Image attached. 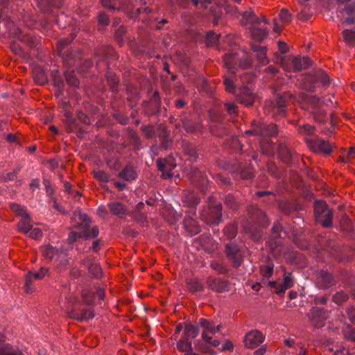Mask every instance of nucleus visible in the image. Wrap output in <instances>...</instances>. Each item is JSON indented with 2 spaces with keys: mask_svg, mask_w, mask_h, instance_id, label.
Instances as JSON below:
<instances>
[{
  "mask_svg": "<svg viewBox=\"0 0 355 355\" xmlns=\"http://www.w3.org/2000/svg\"><path fill=\"white\" fill-rule=\"evenodd\" d=\"M200 324L203 328L202 332V338L207 343L212 346H218L220 342L216 340H212L211 336L209 334L214 335L220 331L221 326L220 324H215L213 321L208 320L204 318L200 320Z\"/></svg>",
  "mask_w": 355,
  "mask_h": 355,
  "instance_id": "f257e3e1",
  "label": "nucleus"
},
{
  "mask_svg": "<svg viewBox=\"0 0 355 355\" xmlns=\"http://www.w3.org/2000/svg\"><path fill=\"white\" fill-rule=\"evenodd\" d=\"M314 210L317 220L324 227H329L332 225L333 212L324 202L322 201L315 202Z\"/></svg>",
  "mask_w": 355,
  "mask_h": 355,
  "instance_id": "f03ea898",
  "label": "nucleus"
},
{
  "mask_svg": "<svg viewBox=\"0 0 355 355\" xmlns=\"http://www.w3.org/2000/svg\"><path fill=\"white\" fill-rule=\"evenodd\" d=\"M311 61L307 57H284L282 60V66L285 71H290L289 64H291L295 71H300L306 69L310 65Z\"/></svg>",
  "mask_w": 355,
  "mask_h": 355,
  "instance_id": "7ed1b4c3",
  "label": "nucleus"
},
{
  "mask_svg": "<svg viewBox=\"0 0 355 355\" xmlns=\"http://www.w3.org/2000/svg\"><path fill=\"white\" fill-rule=\"evenodd\" d=\"M42 254L46 259L55 261L61 265H65L67 262V252L64 250H58L50 245H45L42 248Z\"/></svg>",
  "mask_w": 355,
  "mask_h": 355,
  "instance_id": "20e7f679",
  "label": "nucleus"
},
{
  "mask_svg": "<svg viewBox=\"0 0 355 355\" xmlns=\"http://www.w3.org/2000/svg\"><path fill=\"white\" fill-rule=\"evenodd\" d=\"M157 167L159 171L162 172V176L164 178H171L173 177H178V174L176 171H173L176 167V163L174 159L171 157L168 158L166 160L158 159Z\"/></svg>",
  "mask_w": 355,
  "mask_h": 355,
  "instance_id": "39448f33",
  "label": "nucleus"
},
{
  "mask_svg": "<svg viewBox=\"0 0 355 355\" xmlns=\"http://www.w3.org/2000/svg\"><path fill=\"white\" fill-rule=\"evenodd\" d=\"M264 340V336L258 330H252L246 334L243 339L247 348H255Z\"/></svg>",
  "mask_w": 355,
  "mask_h": 355,
  "instance_id": "423d86ee",
  "label": "nucleus"
},
{
  "mask_svg": "<svg viewBox=\"0 0 355 355\" xmlns=\"http://www.w3.org/2000/svg\"><path fill=\"white\" fill-rule=\"evenodd\" d=\"M12 209L13 211L16 212L17 214L24 216L19 223H18V228L20 232L28 234L31 229V225L28 218V214L26 212V210L24 207L19 206V205L13 204L11 205Z\"/></svg>",
  "mask_w": 355,
  "mask_h": 355,
  "instance_id": "0eeeda50",
  "label": "nucleus"
},
{
  "mask_svg": "<svg viewBox=\"0 0 355 355\" xmlns=\"http://www.w3.org/2000/svg\"><path fill=\"white\" fill-rule=\"evenodd\" d=\"M338 15L344 23L354 24L355 21V2L348 3L344 8L338 11Z\"/></svg>",
  "mask_w": 355,
  "mask_h": 355,
  "instance_id": "6e6552de",
  "label": "nucleus"
},
{
  "mask_svg": "<svg viewBox=\"0 0 355 355\" xmlns=\"http://www.w3.org/2000/svg\"><path fill=\"white\" fill-rule=\"evenodd\" d=\"M311 149L318 153L329 154L332 150V146L330 143L323 139H315L309 144Z\"/></svg>",
  "mask_w": 355,
  "mask_h": 355,
  "instance_id": "1a4fd4ad",
  "label": "nucleus"
},
{
  "mask_svg": "<svg viewBox=\"0 0 355 355\" xmlns=\"http://www.w3.org/2000/svg\"><path fill=\"white\" fill-rule=\"evenodd\" d=\"M202 217L207 221L217 224L221 220V205L217 203L211 208L210 211L207 214L205 211L202 214Z\"/></svg>",
  "mask_w": 355,
  "mask_h": 355,
  "instance_id": "9d476101",
  "label": "nucleus"
},
{
  "mask_svg": "<svg viewBox=\"0 0 355 355\" xmlns=\"http://www.w3.org/2000/svg\"><path fill=\"white\" fill-rule=\"evenodd\" d=\"M226 252L229 259L232 260L236 266H238L241 264L242 259L241 254L239 253L238 247L235 244H227Z\"/></svg>",
  "mask_w": 355,
  "mask_h": 355,
  "instance_id": "9b49d317",
  "label": "nucleus"
},
{
  "mask_svg": "<svg viewBox=\"0 0 355 355\" xmlns=\"http://www.w3.org/2000/svg\"><path fill=\"white\" fill-rule=\"evenodd\" d=\"M306 80L310 83L320 82L322 85H327L329 83L327 74L322 70H317L311 73Z\"/></svg>",
  "mask_w": 355,
  "mask_h": 355,
  "instance_id": "f8f14e48",
  "label": "nucleus"
},
{
  "mask_svg": "<svg viewBox=\"0 0 355 355\" xmlns=\"http://www.w3.org/2000/svg\"><path fill=\"white\" fill-rule=\"evenodd\" d=\"M239 99L245 106L252 105L254 101L253 94L246 87L241 89L239 94Z\"/></svg>",
  "mask_w": 355,
  "mask_h": 355,
  "instance_id": "ddd939ff",
  "label": "nucleus"
},
{
  "mask_svg": "<svg viewBox=\"0 0 355 355\" xmlns=\"http://www.w3.org/2000/svg\"><path fill=\"white\" fill-rule=\"evenodd\" d=\"M119 178L127 181H131L137 178V173L131 166L125 167L119 174Z\"/></svg>",
  "mask_w": 355,
  "mask_h": 355,
  "instance_id": "4468645a",
  "label": "nucleus"
},
{
  "mask_svg": "<svg viewBox=\"0 0 355 355\" xmlns=\"http://www.w3.org/2000/svg\"><path fill=\"white\" fill-rule=\"evenodd\" d=\"M253 51L256 53L257 60L262 65H266L268 62L266 57V49L265 47L254 46L252 47Z\"/></svg>",
  "mask_w": 355,
  "mask_h": 355,
  "instance_id": "2eb2a0df",
  "label": "nucleus"
},
{
  "mask_svg": "<svg viewBox=\"0 0 355 355\" xmlns=\"http://www.w3.org/2000/svg\"><path fill=\"white\" fill-rule=\"evenodd\" d=\"M73 220L77 226H83L85 227L87 226L89 222L87 216L80 211H76L74 212Z\"/></svg>",
  "mask_w": 355,
  "mask_h": 355,
  "instance_id": "dca6fc26",
  "label": "nucleus"
},
{
  "mask_svg": "<svg viewBox=\"0 0 355 355\" xmlns=\"http://www.w3.org/2000/svg\"><path fill=\"white\" fill-rule=\"evenodd\" d=\"M259 127L260 131L257 132V133L260 134V135L273 137L277 134V126L274 124L268 125L262 124Z\"/></svg>",
  "mask_w": 355,
  "mask_h": 355,
  "instance_id": "f3484780",
  "label": "nucleus"
},
{
  "mask_svg": "<svg viewBox=\"0 0 355 355\" xmlns=\"http://www.w3.org/2000/svg\"><path fill=\"white\" fill-rule=\"evenodd\" d=\"M110 211L112 214L122 216L125 213V206L119 202H113L108 205Z\"/></svg>",
  "mask_w": 355,
  "mask_h": 355,
  "instance_id": "a211bd4d",
  "label": "nucleus"
},
{
  "mask_svg": "<svg viewBox=\"0 0 355 355\" xmlns=\"http://www.w3.org/2000/svg\"><path fill=\"white\" fill-rule=\"evenodd\" d=\"M250 34L254 40L261 42L267 36L268 32L263 28L253 27L250 30Z\"/></svg>",
  "mask_w": 355,
  "mask_h": 355,
  "instance_id": "6ab92c4d",
  "label": "nucleus"
},
{
  "mask_svg": "<svg viewBox=\"0 0 355 355\" xmlns=\"http://www.w3.org/2000/svg\"><path fill=\"white\" fill-rule=\"evenodd\" d=\"M242 21L245 24H257L259 23L260 19L252 12L246 11L243 13Z\"/></svg>",
  "mask_w": 355,
  "mask_h": 355,
  "instance_id": "aec40b11",
  "label": "nucleus"
},
{
  "mask_svg": "<svg viewBox=\"0 0 355 355\" xmlns=\"http://www.w3.org/2000/svg\"><path fill=\"white\" fill-rule=\"evenodd\" d=\"M344 42L350 46L355 45V31L345 29L343 31Z\"/></svg>",
  "mask_w": 355,
  "mask_h": 355,
  "instance_id": "412c9836",
  "label": "nucleus"
},
{
  "mask_svg": "<svg viewBox=\"0 0 355 355\" xmlns=\"http://www.w3.org/2000/svg\"><path fill=\"white\" fill-rule=\"evenodd\" d=\"M199 333L196 324H189L185 326L184 335L190 338H195Z\"/></svg>",
  "mask_w": 355,
  "mask_h": 355,
  "instance_id": "4be33fe9",
  "label": "nucleus"
},
{
  "mask_svg": "<svg viewBox=\"0 0 355 355\" xmlns=\"http://www.w3.org/2000/svg\"><path fill=\"white\" fill-rule=\"evenodd\" d=\"M223 62L225 67L232 72V69L234 68V66L237 63L236 54L231 53L225 55L223 58ZM234 71H232V73Z\"/></svg>",
  "mask_w": 355,
  "mask_h": 355,
  "instance_id": "5701e85b",
  "label": "nucleus"
},
{
  "mask_svg": "<svg viewBox=\"0 0 355 355\" xmlns=\"http://www.w3.org/2000/svg\"><path fill=\"white\" fill-rule=\"evenodd\" d=\"M294 284V281L290 275H286L284 277L282 283H280L281 288H279L278 291L284 293L286 290L291 288Z\"/></svg>",
  "mask_w": 355,
  "mask_h": 355,
  "instance_id": "b1692460",
  "label": "nucleus"
},
{
  "mask_svg": "<svg viewBox=\"0 0 355 355\" xmlns=\"http://www.w3.org/2000/svg\"><path fill=\"white\" fill-rule=\"evenodd\" d=\"M177 348L182 352H191L192 351L191 343L187 339H180L177 342Z\"/></svg>",
  "mask_w": 355,
  "mask_h": 355,
  "instance_id": "393cba45",
  "label": "nucleus"
},
{
  "mask_svg": "<svg viewBox=\"0 0 355 355\" xmlns=\"http://www.w3.org/2000/svg\"><path fill=\"white\" fill-rule=\"evenodd\" d=\"M273 264L270 263L262 265L260 268V271L263 277H270L273 273Z\"/></svg>",
  "mask_w": 355,
  "mask_h": 355,
  "instance_id": "a878e982",
  "label": "nucleus"
},
{
  "mask_svg": "<svg viewBox=\"0 0 355 355\" xmlns=\"http://www.w3.org/2000/svg\"><path fill=\"white\" fill-rule=\"evenodd\" d=\"M208 283L211 289L217 292L222 291L225 286V282L219 279H210Z\"/></svg>",
  "mask_w": 355,
  "mask_h": 355,
  "instance_id": "bb28decb",
  "label": "nucleus"
},
{
  "mask_svg": "<svg viewBox=\"0 0 355 355\" xmlns=\"http://www.w3.org/2000/svg\"><path fill=\"white\" fill-rule=\"evenodd\" d=\"M355 160V146L350 147L346 157H342L340 161L343 163L354 164Z\"/></svg>",
  "mask_w": 355,
  "mask_h": 355,
  "instance_id": "cd10ccee",
  "label": "nucleus"
},
{
  "mask_svg": "<svg viewBox=\"0 0 355 355\" xmlns=\"http://www.w3.org/2000/svg\"><path fill=\"white\" fill-rule=\"evenodd\" d=\"M187 284L189 289L193 292L199 291L202 289V284L198 279H191Z\"/></svg>",
  "mask_w": 355,
  "mask_h": 355,
  "instance_id": "c85d7f7f",
  "label": "nucleus"
},
{
  "mask_svg": "<svg viewBox=\"0 0 355 355\" xmlns=\"http://www.w3.org/2000/svg\"><path fill=\"white\" fill-rule=\"evenodd\" d=\"M94 177L102 183H106L110 180V176L103 171H94Z\"/></svg>",
  "mask_w": 355,
  "mask_h": 355,
  "instance_id": "c756f323",
  "label": "nucleus"
},
{
  "mask_svg": "<svg viewBox=\"0 0 355 355\" xmlns=\"http://www.w3.org/2000/svg\"><path fill=\"white\" fill-rule=\"evenodd\" d=\"M94 316V315L93 311L89 309L83 311L76 318L80 321H83V320H87L91 318H93Z\"/></svg>",
  "mask_w": 355,
  "mask_h": 355,
  "instance_id": "7c9ffc66",
  "label": "nucleus"
},
{
  "mask_svg": "<svg viewBox=\"0 0 355 355\" xmlns=\"http://www.w3.org/2000/svg\"><path fill=\"white\" fill-rule=\"evenodd\" d=\"M33 283V274L32 272H29L25 279V284H24V288L26 290V292L28 293L33 292V287L32 284Z\"/></svg>",
  "mask_w": 355,
  "mask_h": 355,
  "instance_id": "2f4dec72",
  "label": "nucleus"
},
{
  "mask_svg": "<svg viewBox=\"0 0 355 355\" xmlns=\"http://www.w3.org/2000/svg\"><path fill=\"white\" fill-rule=\"evenodd\" d=\"M89 271L95 278H99L101 276L102 272L98 263H92L89 266Z\"/></svg>",
  "mask_w": 355,
  "mask_h": 355,
  "instance_id": "473e14b6",
  "label": "nucleus"
},
{
  "mask_svg": "<svg viewBox=\"0 0 355 355\" xmlns=\"http://www.w3.org/2000/svg\"><path fill=\"white\" fill-rule=\"evenodd\" d=\"M298 132L301 135H311L314 132V128L309 124H304L299 127Z\"/></svg>",
  "mask_w": 355,
  "mask_h": 355,
  "instance_id": "72a5a7b5",
  "label": "nucleus"
},
{
  "mask_svg": "<svg viewBox=\"0 0 355 355\" xmlns=\"http://www.w3.org/2000/svg\"><path fill=\"white\" fill-rule=\"evenodd\" d=\"M65 78L69 85L72 87H76L79 85V81L77 78L72 73H65Z\"/></svg>",
  "mask_w": 355,
  "mask_h": 355,
  "instance_id": "f704fd0d",
  "label": "nucleus"
},
{
  "mask_svg": "<svg viewBox=\"0 0 355 355\" xmlns=\"http://www.w3.org/2000/svg\"><path fill=\"white\" fill-rule=\"evenodd\" d=\"M279 19L283 22H289L291 19V15L286 8H282L279 14Z\"/></svg>",
  "mask_w": 355,
  "mask_h": 355,
  "instance_id": "c9c22d12",
  "label": "nucleus"
},
{
  "mask_svg": "<svg viewBox=\"0 0 355 355\" xmlns=\"http://www.w3.org/2000/svg\"><path fill=\"white\" fill-rule=\"evenodd\" d=\"M48 273V268L42 267L38 272H32L33 274V279H43Z\"/></svg>",
  "mask_w": 355,
  "mask_h": 355,
  "instance_id": "e433bc0d",
  "label": "nucleus"
},
{
  "mask_svg": "<svg viewBox=\"0 0 355 355\" xmlns=\"http://www.w3.org/2000/svg\"><path fill=\"white\" fill-rule=\"evenodd\" d=\"M28 234L30 237L35 239L42 236V231L37 227H33V226H31V229Z\"/></svg>",
  "mask_w": 355,
  "mask_h": 355,
  "instance_id": "4c0bfd02",
  "label": "nucleus"
},
{
  "mask_svg": "<svg viewBox=\"0 0 355 355\" xmlns=\"http://www.w3.org/2000/svg\"><path fill=\"white\" fill-rule=\"evenodd\" d=\"M99 234V231L96 227H93L90 230L85 232L86 239H91L96 237Z\"/></svg>",
  "mask_w": 355,
  "mask_h": 355,
  "instance_id": "58836bf2",
  "label": "nucleus"
},
{
  "mask_svg": "<svg viewBox=\"0 0 355 355\" xmlns=\"http://www.w3.org/2000/svg\"><path fill=\"white\" fill-rule=\"evenodd\" d=\"M225 105L230 114L234 115L237 113V107L234 103H226Z\"/></svg>",
  "mask_w": 355,
  "mask_h": 355,
  "instance_id": "ea45409f",
  "label": "nucleus"
},
{
  "mask_svg": "<svg viewBox=\"0 0 355 355\" xmlns=\"http://www.w3.org/2000/svg\"><path fill=\"white\" fill-rule=\"evenodd\" d=\"M224 84L227 91L231 93L235 92V87H234V84L231 80L228 78H225Z\"/></svg>",
  "mask_w": 355,
  "mask_h": 355,
  "instance_id": "a19ab883",
  "label": "nucleus"
},
{
  "mask_svg": "<svg viewBox=\"0 0 355 355\" xmlns=\"http://www.w3.org/2000/svg\"><path fill=\"white\" fill-rule=\"evenodd\" d=\"M306 101L312 105H315L320 103V98L316 96L310 95L306 97Z\"/></svg>",
  "mask_w": 355,
  "mask_h": 355,
  "instance_id": "79ce46f5",
  "label": "nucleus"
},
{
  "mask_svg": "<svg viewBox=\"0 0 355 355\" xmlns=\"http://www.w3.org/2000/svg\"><path fill=\"white\" fill-rule=\"evenodd\" d=\"M347 299V295L345 293H337L334 296V300L336 303H340Z\"/></svg>",
  "mask_w": 355,
  "mask_h": 355,
  "instance_id": "37998d69",
  "label": "nucleus"
},
{
  "mask_svg": "<svg viewBox=\"0 0 355 355\" xmlns=\"http://www.w3.org/2000/svg\"><path fill=\"white\" fill-rule=\"evenodd\" d=\"M225 203L232 209H236L237 207L236 205V202L234 201V198L231 196H228L226 198Z\"/></svg>",
  "mask_w": 355,
  "mask_h": 355,
  "instance_id": "c03bdc74",
  "label": "nucleus"
},
{
  "mask_svg": "<svg viewBox=\"0 0 355 355\" xmlns=\"http://www.w3.org/2000/svg\"><path fill=\"white\" fill-rule=\"evenodd\" d=\"M251 64V60L248 58L239 60V65L243 68H248Z\"/></svg>",
  "mask_w": 355,
  "mask_h": 355,
  "instance_id": "a18cd8bd",
  "label": "nucleus"
},
{
  "mask_svg": "<svg viewBox=\"0 0 355 355\" xmlns=\"http://www.w3.org/2000/svg\"><path fill=\"white\" fill-rule=\"evenodd\" d=\"M268 286L270 287V288H273L275 289V292L278 294H281L282 292H279L278 290H279V288H281L280 286V283H279L278 282H275V281H270L268 282Z\"/></svg>",
  "mask_w": 355,
  "mask_h": 355,
  "instance_id": "49530a36",
  "label": "nucleus"
},
{
  "mask_svg": "<svg viewBox=\"0 0 355 355\" xmlns=\"http://www.w3.org/2000/svg\"><path fill=\"white\" fill-rule=\"evenodd\" d=\"M103 6L111 9H116L117 8L110 3V0H101Z\"/></svg>",
  "mask_w": 355,
  "mask_h": 355,
  "instance_id": "de8ad7c7",
  "label": "nucleus"
},
{
  "mask_svg": "<svg viewBox=\"0 0 355 355\" xmlns=\"http://www.w3.org/2000/svg\"><path fill=\"white\" fill-rule=\"evenodd\" d=\"M78 237V235L76 233L71 232L68 237V241L69 243H73L75 242Z\"/></svg>",
  "mask_w": 355,
  "mask_h": 355,
  "instance_id": "09e8293b",
  "label": "nucleus"
},
{
  "mask_svg": "<svg viewBox=\"0 0 355 355\" xmlns=\"http://www.w3.org/2000/svg\"><path fill=\"white\" fill-rule=\"evenodd\" d=\"M234 345L231 341L227 340L223 346L224 350H232Z\"/></svg>",
  "mask_w": 355,
  "mask_h": 355,
  "instance_id": "8fccbe9b",
  "label": "nucleus"
},
{
  "mask_svg": "<svg viewBox=\"0 0 355 355\" xmlns=\"http://www.w3.org/2000/svg\"><path fill=\"white\" fill-rule=\"evenodd\" d=\"M257 123L254 122V125H256ZM260 131V127L254 126L252 130H248L245 132L246 134H256L260 135L257 132Z\"/></svg>",
  "mask_w": 355,
  "mask_h": 355,
  "instance_id": "3c124183",
  "label": "nucleus"
},
{
  "mask_svg": "<svg viewBox=\"0 0 355 355\" xmlns=\"http://www.w3.org/2000/svg\"><path fill=\"white\" fill-rule=\"evenodd\" d=\"M278 45L280 51L282 53H286L287 51V46L286 43L283 42H279Z\"/></svg>",
  "mask_w": 355,
  "mask_h": 355,
  "instance_id": "603ef678",
  "label": "nucleus"
},
{
  "mask_svg": "<svg viewBox=\"0 0 355 355\" xmlns=\"http://www.w3.org/2000/svg\"><path fill=\"white\" fill-rule=\"evenodd\" d=\"M113 181V183L114 184V186L119 190V191H122L125 189V184H123V183H120V182H118L115 180H112Z\"/></svg>",
  "mask_w": 355,
  "mask_h": 355,
  "instance_id": "864d4df0",
  "label": "nucleus"
},
{
  "mask_svg": "<svg viewBox=\"0 0 355 355\" xmlns=\"http://www.w3.org/2000/svg\"><path fill=\"white\" fill-rule=\"evenodd\" d=\"M82 295L87 304H92L93 303V302L89 299L87 291H83Z\"/></svg>",
  "mask_w": 355,
  "mask_h": 355,
  "instance_id": "5fc2aeb1",
  "label": "nucleus"
},
{
  "mask_svg": "<svg viewBox=\"0 0 355 355\" xmlns=\"http://www.w3.org/2000/svg\"><path fill=\"white\" fill-rule=\"evenodd\" d=\"M30 187L33 191L35 190V189L38 188L39 187V181L37 179L33 180L30 183Z\"/></svg>",
  "mask_w": 355,
  "mask_h": 355,
  "instance_id": "6e6d98bb",
  "label": "nucleus"
},
{
  "mask_svg": "<svg viewBox=\"0 0 355 355\" xmlns=\"http://www.w3.org/2000/svg\"><path fill=\"white\" fill-rule=\"evenodd\" d=\"M99 21L103 24H108V19L105 15H101L98 17Z\"/></svg>",
  "mask_w": 355,
  "mask_h": 355,
  "instance_id": "4d7b16f0",
  "label": "nucleus"
},
{
  "mask_svg": "<svg viewBox=\"0 0 355 355\" xmlns=\"http://www.w3.org/2000/svg\"><path fill=\"white\" fill-rule=\"evenodd\" d=\"M92 248L93 251L97 252L100 249V241L99 240H96L94 241Z\"/></svg>",
  "mask_w": 355,
  "mask_h": 355,
  "instance_id": "13d9d810",
  "label": "nucleus"
},
{
  "mask_svg": "<svg viewBox=\"0 0 355 355\" xmlns=\"http://www.w3.org/2000/svg\"><path fill=\"white\" fill-rule=\"evenodd\" d=\"M95 295L98 299L102 300L104 296V291L101 288H97Z\"/></svg>",
  "mask_w": 355,
  "mask_h": 355,
  "instance_id": "bf43d9fd",
  "label": "nucleus"
},
{
  "mask_svg": "<svg viewBox=\"0 0 355 355\" xmlns=\"http://www.w3.org/2000/svg\"><path fill=\"white\" fill-rule=\"evenodd\" d=\"M229 229L231 230V234L230 235H228V237L229 238H232L235 236L236 233H235V230H234V227L232 226V227H227L225 230V232L227 234V231L229 230Z\"/></svg>",
  "mask_w": 355,
  "mask_h": 355,
  "instance_id": "052dcab7",
  "label": "nucleus"
},
{
  "mask_svg": "<svg viewBox=\"0 0 355 355\" xmlns=\"http://www.w3.org/2000/svg\"><path fill=\"white\" fill-rule=\"evenodd\" d=\"M265 353L266 349L263 347H261L254 352V355H264Z\"/></svg>",
  "mask_w": 355,
  "mask_h": 355,
  "instance_id": "680f3d73",
  "label": "nucleus"
},
{
  "mask_svg": "<svg viewBox=\"0 0 355 355\" xmlns=\"http://www.w3.org/2000/svg\"><path fill=\"white\" fill-rule=\"evenodd\" d=\"M277 110L279 112V114H283L284 112V105L283 103L282 104L281 102H279L278 103V107H277Z\"/></svg>",
  "mask_w": 355,
  "mask_h": 355,
  "instance_id": "e2e57ef3",
  "label": "nucleus"
},
{
  "mask_svg": "<svg viewBox=\"0 0 355 355\" xmlns=\"http://www.w3.org/2000/svg\"><path fill=\"white\" fill-rule=\"evenodd\" d=\"M200 4L202 7L206 8L207 4L211 3V0H200Z\"/></svg>",
  "mask_w": 355,
  "mask_h": 355,
  "instance_id": "0e129e2a",
  "label": "nucleus"
},
{
  "mask_svg": "<svg viewBox=\"0 0 355 355\" xmlns=\"http://www.w3.org/2000/svg\"><path fill=\"white\" fill-rule=\"evenodd\" d=\"M106 212V209L104 207H99L98 209V213L100 216L105 215Z\"/></svg>",
  "mask_w": 355,
  "mask_h": 355,
  "instance_id": "69168bd1",
  "label": "nucleus"
},
{
  "mask_svg": "<svg viewBox=\"0 0 355 355\" xmlns=\"http://www.w3.org/2000/svg\"><path fill=\"white\" fill-rule=\"evenodd\" d=\"M184 105V102L182 100H179L177 101L176 106L178 107H182Z\"/></svg>",
  "mask_w": 355,
  "mask_h": 355,
  "instance_id": "338daca9",
  "label": "nucleus"
},
{
  "mask_svg": "<svg viewBox=\"0 0 355 355\" xmlns=\"http://www.w3.org/2000/svg\"><path fill=\"white\" fill-rule=\"evenodd\" d=\"M8 139L10 142H13L15 140V137L14 135H10L8 136Z\"/></svg>",
  "mask_w": 355,
  "mask_h": 355,
  "instance_id": "774afa93",
  "label": "nucleus"
}]
</instances>
